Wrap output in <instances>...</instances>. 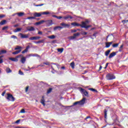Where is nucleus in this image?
I'll return each mask as SVG.
<instances>
[{
  "label": "nucleus",
  "instance_id": "79ce46f5",
  "mask_svg": "<svg viewBox=\"0 0 128 128\" xmlns=\"http://www.w3.org/2000/svg\"><path fill=\"white\" fill-rule=\"evenodd\" d=\"M42 14H46V15H48V14H50V12H42Z\"/></svg>",
  "mask_w": 128,
  "mask_h": 128
},
{
  "label": "nucleus",
  "instance_id": "13d9d810",
  "mask_svg": "<svg viewBox=\"0 0 128 128\" xmlns=\"http://www.w3.org/2000/svg\"><path fill=\"white\" fill-rule=\"evenodd\" d=\"M57 18L58 20H60V18H64V17L62 16H57Z\"/></svg>",
  "mask_w": 128,
  "mask_h": 128
},
{
  "label": "nucleus",
  "instance_id": "6e6552de",
  "mask_svg": "<svg viewBox=\"0 0 128 128\" xmlns=\"http://www.w3.org/2000/svg\"><path fill=\"white\" fill-rule=\"evenodd\" d=\"M19 34L21 36V38H28V35L24 34L22 33H20Z\"/></svg>",
  "mask_w": 128,
  "mask_h": 128
},
{
  "label": "nucleus",
  "instance_id": "6ab92c4d",
  "mask_svg": "<svg viewBox=\"0 0 128 128\" xmlns=\"http://www.w3.org/2000/svg\"><path fill=\"white\" fill-rule=\"evenodd\" d=\"M9 60L12 62H18V60L17 58H10Z\"/></svg>",
  "mask_w": 128,
  "mask_h": 128
},
{
  "label": "nucleus",
  "instance_id": "aec40b11",
  "mask_svg": "<svg viewBox=\"0 0 128 128\" xmlns=\"http://www.w3.org/2000/svg\"><path fill=\"white\" fill-rule=\"evenodd\" d=\"M86 26V22H82V24H80V26H81L82 28H84V26Z\"/></svg>",
  "mask_w": 128,
  "mask_h": 128
},
{
  "label": "nucleus",
  "instance_id": "49530a36",
  "mask_svg": "<svg viewBox=\"0 0 128 128\" xmlns=\"http://www.w3.org/2000/svg\"><path fill=\"white\" fill-rule=\"evenodd\" d=\"M44 6V4H36V5H35V6Z\"/></svg>",
  "mask_w": 128,
  "mask_h": 128
},
{
  "label": "nucleus",
  "instance_id": "f03ea898",
  "mask_svg": "<svg viewBox=\"0 0 128 128\" xmlns=\"http://www.w3.org/2000/svg\"><path fill=\"white\" fill-rule=\"evenodd\" d=\"M106 78L108 80H112L116 78V76L112 74H108L106 75Z\"/></svg>",
  "mask_w": 128,
  "mask_h": 128
},
{
  "label": "nucleus",
  "instance_id": "a18cd8bd",
  "mask_svg": "<svg viewBox=\"0 0 128 128\" xmlns=\"http://www.w3.org/2000/svg\"><path fill=\"white\" fill-rule=\"evenodd\" d=\"M122 48H124V44H122L120 46V49H119V52H122Z\"/></svg>",
  "mask_w": 128,
  "mask_h": 128
},
{
  "label": "nucleus",
  "instance_id": "bf43d9fd",
  "mask_svg": "<svg viewBox=\"0 0 128 128\" xmlns=\"http://www.w3.org/2000/svg\"><path fill=\"white\" fill-rule=\"evenodd\" d=\"M78 30H71V32L74 33V32H76Z\"/></svg>",
  "mask_w": 128,
  "mask_h": 128
},
{
  "label": "nucleus",
  "instance_id": "a19ab883",
  "mask_svg": "<svg viewBox=\"0 0 128 128\" xmlns=\"http://www.w3.org/2000/svg\"><path fill=\"white\" fill-rule=\"evenodd\" d=\"M28 20H36L35 16H30L28 18Z\"/></svg>",
  "mask_w": 128,
  "mask_h": 128
},
{
  "label": "nucleus",
  "instance_id": "b1692460",
  "mask_svg": "<svg viewBox=\"0 0 128 128\" xmlns=\"http://www.w3.org/2000/svg\"><path fill=\"white\" fill-rule=\"evenodd\" d=\"M44 40H42L39 41L34 42V44H44Z\"/></svg>",
  "mask_w": 128,
  "mask_h": 128
},
{
  "label": "nucleus",
  "instance_id": "5fc2aeb1",
  "mask_svg": "<svg viewBox=\"0 0 128 128\" xmlns=\"http://www.w3.org/2000/svg\"><path fill=\"white\" fill-rule=\"evenodd\" d=\"M6 90H4L2 94V96H4V94H6Z\"/></svg>",
  "mask_w": 128,
  "mask_h": 128
},
{
  "label": "nucleus",
  "instance_id": "c9c22d12",
  "mask_svg": "<svg viewBox=\"0 0 128 128\" xmlns=\"http://www.w3.org/2000/svg\"><path fill=\"white\" fill-rule=\"evenodd\" d=\"M22 30V28H17L16 30H14V32H20Z\"/></svg>",
  "mask_w": 128,
  "mask_h": 128
},
{
  "label": "nucleus",
  "instance_id": "9b49d317",
  "mask_svg": "<svg viewBox=\"0 0 128 128\" xmlns=\"http://www.w3.org/2000/svg\"><path fill=\"white\" fill-rule=\"evenodd\" d=\"M40 36H32L29 39L30 40H40Z\"/></svg>",
  "mask_w": 128,
  "mask_h": 128
},
{
  "label": "nucleus",
  "instance_id": "9d476101",
  "mask_svg": "<svg viewBox=\"0 0 128 128\" xmlns=\"http://www.w3.org/2000/svg\"><path fill=\"white\" fill-rule=\"evenodd\" d=\"M116 55V52H112V53L110 54L108 56V58L110 59L112 58H114L115 56Z\"/></svg>",
  "mask_w": 128,
  "mask_h": 128
},
{
  "label": "nucleus",
  "instance_id": "7c9ffc66",
  "mask_svg": "<svg viewBox=\"0 0 128 128\" xmlns=\"http://www.w3.org/2000/svg\"><path fill=\"white\" fill-rule=\"evenodd\" d=\"M70 66L71 68H72V70H74V62H71L70 64Z\"/></svg>",
  "mask_w": 128,
  "mask_h": 128
},
{
  "label": "nucleus",
  "instance_id": "f3484780",
  "mask_svg": "<svg viewBox=\"0 0 128 128\" xmlns=\"http://www.w3.org/2000/svg\"><path fill=\"white\" fill-rule=\"evenodd\" d=\"M44 20H42L38 22H36L35 24L36 26H40V24H44Z\"/></svg>",
  "mask_w": 128,
  "mask_h": 128
},
{
  "label": "nucleus",
  "instance_id": "4c0bfd02",
  "mask_svg": "<svg viewBox=\"0 0 128 128\" xmlns=\"http://www.w3.org/2000/svg\"><path fill=\"white\" fill-rule=\"evenodd\" d=\"M2 58H4V56H0V64L4 62V59Z\"/></svg>",
  "mask_w": 128,
  "mask_h": 128
},
{
  "label": "nucleus",
  "instance_id": "f8f14e48",
  "mask_svg": "<svg viewBox=\"0 0 128 128\" xmlns=\"http://www.w3.org/2000/svg\"><path fill=\"white\" fill-rule=\"evenodd\" d=\"M71 26H80V24L76 22H74L71 23Z\"/></svg>",
  "mask_w": 128,
  "mask_h": 128
},
{
  "label": "nucleus",
  "instance_id": "c03bdc74",
  "mask_svg": "<svg viewBox=\"0 0 128 128\" xmlns=\"http://www.w3.org/2000/svg\"><path fill=\"white\" fill-rule=\"evenodd\" d=\"M68 38L69 40H74L76 38L75 37H74V36H70Z\"/></svg>",
  "mask_w": 128,
  "mask_h": 128
},
{
  "label": "nucleus",
  "instance_id": "ddd939ff",
  "mask_svg": "<svg viewBox=\"0 0 128 128\" xmlns=\"http://www.w3.org/2000/svg\"><path fill=\"white\" fill-rule=\"evenodd\" d=\"M30 46H28L26 47V48L23 51H22V54H26V52H28V48H30Z\"/></svg>",
  "mask_w": 128,
  "mask_h": 128
},
{
  "label": "nucleus",
  "instance_id": "2eb2a0df",
  "mask_svg": "<svg viewBox=\"0 0 128 128\" xmlns=\"http://www.w3.org/2000/svg\"><path fill=\"white\" fill-rule=\"evenodd\" d=\"M26 57H22L21 58V60H20V62H22V64H24V62H26Z\"/></svg>",
  "mask_w": 128,
  "mask_h": 128
},
{
  "label": "nucleus",
  "instance_id": "6e6d98bb",
  "mask_svg": "<svg viewBox=\"0 0 128 128\" xmlns=\"http://www.w3.org/2000/svg\"><path fill=\"white\" fill-rule=\"evenodd\" d=\"M43 64H46V66H50V62H44Z\"/></svg>",
  "mask_w": 128,
  "mask_h": 128
},
{
  "label": "nucleus",
  "instance_id": "1a4fd4ad",
  "mask_svg": "<svg viewBox=\"0 0 128 128\" xmlns=\"http://www.w3.org/2000/svg\"><path fill=\"white\" fill-rule=\"evenodd\" d=\"M63 18L64 20H68L69 18L70 20H72L74 18L72 16H70V15H67L66 16H64Z\"/></svg>",
  "mask_w": 128,
  "mask_h": 128
},
{
  "label": "nucleus",
  "instance_id": "603ef678",
  "mask_svg": "<svg viewBox=\"0 0 128 128\" xmlns=\"http://www.w3.org/2000/svg\"><path fill=\"white\" fill-rule=\"evenodd\" d=\"M6 16L4 14H0V18H4Z\"/></svg>",
  "mask_w": 128,
  "mask_h": 128
},
{
  "label": "nucleus",
  "instance_id": "0eeeda50",
  "mask_svg": "<svg viewBox=\"0 0 128 128\" xmlns=\"http://www.w3.org/2000/svg\"><path fill=\"white\" fill-rule=\"evenodd\" d=\"M26 30L28 32H34L35 30L34 26H28L26 28Z\"/></svg>",
  "mask_w": 128,
  "mask_h": 128
},
{
  "label": "nucleus",
  "instance_id": "e2e57ef3",
  "mask_svg": "<svg viewBox=\"0 0 128 128\" xmlns=\"http://www.w3.org/2000/svg\"><path fill=\"white\" fill-rule=\"evenodd\" d=\"M85 22L86 24H88L90 22V21H88V20H86L85 22Z\"/></svg>",
  "mask_w": 128,
  "mask_h": 128
},
{
  "label": "nucleus",
  "instance_id": "7ed1b4c3",
  "mask_svg": "<svg viewBox=\"0 0 128 128\" xmlns=\"http://www.w3.org/2000/svg\"><path fill=\"white\" fill-rule=\"evenodd\" d=\"M80 90L81 94H84L85 96L88 98V92H86V90H84V88H80Z\"/></svg>",
  "mask_w": 128,
  "mask_h": 128
},
{
  "label": "nucleus",
  "instance_id": "de8ad7c7",
  "mask_svg": "<svg viewBox=\"0 0 128 128\" xmlns=\"http://www.w3.org/2000/svg\"><path fill=\"white\" fill-rule=\"evenodd\" d=\"M30 56H38V54H30Z\"/></svg>",
  "mask_w": 128,
  "mask_h": 128
},
{
  "label": "nucleus",
  "instance_id": "cd10ccee",
  "mask_svg": "<svg viewBox=\"0 0 128 128\" xmlns=\"http://www.w3.org/2000/svg\"><path fill=\"white\" fill-rule=\"evenodd\" d=\"M104 118H108V110H106V109H104Z\"/></svg>",
  "mask_w": 128,
  "mask_h": 128
},
{
  "label": "nucleus",
  "instance_id": "473e14b6",
  "mask_svg": "<svg viewBox=\"0 0 128 128\" xmlns=\"http://www.w3.org/2000/svg\"><path fill=\"white\" fill-rule=\"evenodd\" d=\"M22 46H16V48H14V50H22Z\"/></svg>",
  "mask_w": 128,
  "mask_h": 128
},
{
  "label": "nucleus",
  "instance_id": "4468645a",
  "mask_svg": "<svg viewBox=\"0 0 128 128\" xmlns=\"http://www.w3.org/2000/svg\"><path fill=\"white\" fill-rule=\"evenodd\" d=\"M42 15V12L41 13L36 12L34 14V16H35V18H40V16H41Z\"/></svg>",
  "mask_w": 128,
  "mask_h": 128
},
{
  "label": "nucleus",
  "instance_id": "69168bd1",
  "mask_svg": "<svg viewBox=\"0 0 128 128\" xmlns=\"http://www.w3.org/2000/svg\"><path fill=\"white\" fill-rule=\"evenodd\" d=\"M52 42V44H56V40H54Z\"/></svg>",
  "mask_w": 128,
  "mask_h": 128
},
{
  "label": "nucleus",
  "instance_id": "2f4dec72",
  "mask_svg": "<svg viewBox=\"0 0 128 128\" xmlns=\"http://www.w3.org/2000/svg\"><path fill=\"white\" fill-rule=\"evenodd\" d=\"M80 32H77V33H75L73 34V36L74 38H76V36H80Z\"/></svg>",
  "mask_w": 128,
  "mask_h": 128
},
{
  "label": "nucleus",
  "instance_id": "393cba45",
  "mask_svg": "<svg viewBox=\"0 0 128 128\" xmlns=\"http://www.w3.org/2000/svg\"><path fill=\"white\" fill-rule=\"evenodd\" d=\"M59 28H60V30H62V28L60 26H56L54 28V30H58Z\"/></svg>",
  "mask_w": 128,
  "mask_h": 128
},
{
  "label": "nucleus",
  "instance_id": "8fccbe9b",
  "mask_svg": "<svg viewBox=\"0 0 128 128\" xmlns=\"http://www.w3.org/2000/svg\"><path fill=\"white\" fill-rule=\"evenodd\" d=\"M18 74H20V76H24V73H23L22 72V70H19Z\"/></svg>",
  "mask_w": 128,
  "mask_h": 128
},
{
  "label": "nucleus",
  "instance_id": "e433bc0d",
  "mask_svg": "<svg viewBox=\"0 0 128 128\" xmlns=\"http://www.w3.org/2000/svg\"><path fill=\"white\" fill-rule=\"evenodd\" d=\"M88 90H91L92 92H98V90H96L93 88H89Z\"/></svg>",
  "mask_w": 128,
  "mask_h": 128
},
{
  "label": "nucleus",
  "instance_id": "72a5a7b5",
  "mask_svg": "<svg viewBox=\"0 0 128 128\" xmlns=\"http://www.w3.org/2000/svg\"><path fill=\"white\" fill-rule=\"evenodd\" d=\"M57 50L58 52L62 54L64 52V48H58L57 49Z\"/></svg>",
  "mask_w": 128,
  "mask_h": 128
},
{
  "label": "nucleus",
  "instance_id": "39448f33",
  "mask_svg": "<svg viewBox=\"0 0 128 128\" xmlns=\"http://www.w3.org/2000/svg\"><path fill=\"white\" fill-rule=\"evenodd\" d=\"M44 22L46 23V26H52V24H54L52 20H44Z\"/></svg>",
  "mask_w": 128,
  "mask_h": 128
},
{
  "label": "nucleus",
  "instance_id": "f704fd0d",
  "mask_svg": "<svg viewBox=\"0 0 128 128\" xmlns=\"http://www.w3.org/2000/svg\"><path fill=\"white\" fill-rule=\"evenodd\" d=\"M48 38H50V40H54V38H56V36L54 35L48 36Z\"/></svg>",
  "mask_w": 128,
  "mask_h": 128
},
{
  "label": "nucleus",
  "instance_id": "58836bf2",
  "mask_svg": "<svg viewBox=\"0 0 128 128\" xmlns=\"http://www.w3.org/2000/svg\"><path fill=\"white\" fill-rule=\"evenodd\" d=\"M118 44H120L118 43L113 44L112 45V48H118Z\"/></svg>",
  "mask_w": 128,
  "mask_h": 128
},
{
  "label": "nucleus",
  "instance_id": "864d4df0",
  "mask_svg": "<svg viewBox=\"0 0 128 128\" xmlns=\"http://www.w3.org/2000/svg\"><path fill=\"white\" fill-rule=\"evenodd\" d=\"M29 86H27L25 89V92H28V88H29Z\"/></svg>",
  "mask_w": 128,
  "mask_h": 128
},
{
  "label": "nucleus",
  "instance_id": "c85d7f7f",
  "mask_svg": "<svg viewBox=\"0 0 128 128\" xmlns=\"http://www.w3.org/2000/svg\"><path fill=\"white\" fill-rule=\"evenodd\" d=\"M6 72L7 74H10V72H12V70H10V68H6Z\"/></svg>",
  "mask_w": 128,
  "mask_h": 128
},
{
  "label": "nucleus",
  "instance_id": "423d86ee",
  "mask_svg": "<svg viewBox=\"0 0 128 128\" xmlns=\"http://www.w3.org/2000/svg\"><path fill=\"white\" fill-rule=\"evenodd\" d=\"M60 26H62V28H70V25L68 24H66L64 22H62L60 24Z\"/></svg>",
  "mask_w": 128,
  "mask_h": 128
},
{
  "label": "nucleus",
  "instance_id": "bb28decb",
  "mask_svg": "<svg viewBox=\"0 0 128 128\" xmlns=\"http://www.w3.org/2000/svg\"><path fill=\"white\" fill-rule=\"evenodd\" d=\"M4 54H6V50H0V55Z\"/></svg>",
  "mask_w": 128,
  "mask_h": 128
},
{
  "label": "nucleus",
  "instance_id": "338daca9",
  "mask_svg": "<svg viewBox=\"0 0 128 128\" xmlns=\"http://www.w3.org/2000/svg\"><path fill=\"white\" fill-rule=\"evenodd\" d=\"M38 34H40V35L42 34V31H39L38 32Z\"/></svg>",
  "mask_w": 128,
  "mask_h": 128
},
{
  "label": "nucleus",
  "instance_id": "052dcab7",
  "mask_svg": "<svg viewBox=\"0 0 128 128\" xmlns=\"http://www.w3.org/2000/svg\"><path fill=\"white\" fill-rule=\"evenodd\" d=\"M96 34H98V32H95L92 34V36H94V38H96Z\"/></svg>",
  "mask_w": 128,
  "mask_h": 128
},
{
  "label": "nucleus",
  "instance_id": "3c124183",
  "mask_svg": "<svg viewBox=\"0 0 128 128\" xmlns=\"http://www.w3.org/2000/svg\"><path fill=\"white\" fill-rule=\"evenodd\" d=\"M24 57V56H22V54H20V55H18V56H16V58H23Z\"/></svg>",
  "mask_w": 128,
  "mask_h": 128
},
{
  "label": "nucleus",
  "instance_id": "0e129e2a",
  "mask_svg": "<svg viewBox=\"0 0 128 128\" xmlns=\"http://www.w3.org/2000/svg\"><path fill=\"white\" fill-rule=\"evenodd\" d=\"M20 122V120H18L15 122V124H18Z\"/></svg>",
  "mask_w": 128,
  "mask_h": 128
},
{
  "label": "nucleus",
  "instance_id": "4d7b16f0",
  "mask_svg": "<svg viewBox=\"0 0 128 128\" xmlns=\"http://www.w3.org/2000/svg\"><path fill=\"white\" fill-rule=\"evenodd\" d=\"M11 38H18V37H16V36L13 35V36H11Z\"/></svg>",
  "mask_w": 128,
  "mask_h": 128
},
{
  "label": "nucleus",
  "instance_id": "a878e982",
  "mask_svg": "<svg viewBox=\"0 0 128 128\" xmlns=\"http://www.w3.org/2000/svg\"><path fill=\"white\" fill-rule=\"evenodd\" d=\"M110 52V50H108L105 52V56H108Z\"/></svg>",
  "mask_w": 128,
  "mask_h": 128
},
{
  "label": "nucleus",
  "instance_id": "dca6fc26",
  "mask_svg": "<svg viewBox=\"0 0 128 128\" xmlns=\"http://www.w3.org/2000/svg\"><path fill=\"white\" fill-rule=\"evenodd\" d=\"M112 42H106V48H108L110 46V44H112Z\"/></svg>",
  "mask_w": 128,
  "mask_h": 128
},
{
  "label": "nucleus",
  "instance_id": "f257e3e1",
  "mask_svg": "<svg viewBox=\"0 0 128 128\" xmlns=\"http://www.w3.org/2000/svg\"><path fill=\"white\" fill-rule=\"evenodd\" d=\"M86 104V98H84L81 100L76 102L73 104L71 106H68L67 108H72V106H76V104H78L79 106H83Z\"/></svg>",
  "mask_w": 128,
  "mask_h": 128
},
{
  "label": "nucleus",
  "instance_id": "09e8293b",
  "mask_svg": "<svg viewBox=\"0 0 128 128\" xmlns=\"http://www.w3.org/2000/svg\"><path fill=\"white\" fill-rule=\"evenodd\" d=\"M82 36H86L88 34V33L86 32H82Z\"/></svg>",
  "mask_w": 128,
  "mask_h": 128
},
{
  "label": "nucleus",
  "instance_id": "412c9836",
  "mask_svg": "<svg viewBox=\"0 0 128 128\" xmlns=\"http://www.w3.org/2000/svg\"><path fill=\"white\" fill-rule=\"evenodd\" d=\"M6 24V20H2L0 22V26H4Z\"/></svg>",
  "mask_w": 128,
  "mask_h": 128
},
{
  "label": "nucleus",
  "instance_id": "4be33fe9",
  "mask_svg": "<svg viewBox=\"0 0 128 128\" xmlns=\"http://www.w3.org/2000/svg\"><path fill=\"white\" fill-rule=\"evenodd\" d=\"M17 16H24V12H17Z\"/></svg>",
  "mask_w": 128,
  "mask_h": 128
},
{
  "label": "nucleus",
  "instance_id": "a211bd4d",
  "mask_svg": "<svg viewBox=\"0 0 128 128\" xmlns=\"http://www.w3.org/2000/svg\"><path fill=\"white\" fill-rule=\"evenodd\" d=\"M45 100H44V96H42V98L41 99L40 102L42 104H43V106H46V104L44 103Z\"/></svg>",
  "mask_w": 128,
  "mask_h": 128
},
{
  "label": "nucleus",
  "instance_id": "5701e85b",
  "mask_svg": "<svg viewBox=\"0 0 128 128\" xmlns=\"http://www.w3.org/2000/svg\"><path fill=\"white\" fill-rule=\"evenodd\" d=\"M20 52H22V50H20L17 51L12 52V54H20Z\"/></svg>",
  "mask_w": 128,
  "mask_h": 128
},
{
  "label": "nucleus",
  "instance_id": "37998d69",
  "mask_svg": "<svg viewBox=\"0 0 128 128\" xmlns=\"http://www.w3.org/2000/svg\"><path fill=\"white\" fill-rule=\"evenodd\" d=\"M20 112L21 114H24L26 112V110H24V109H22L20 111Z\"/></svg>",
  "mask_w": 128,
  "mask_h": 128
},
{
  "label": "nucleus",
  "instance_id": "c756f323",
  "mask_svg": "<svg viewBox=\"0 0 128 128\" xmlns=\"http://www.w3.org/2000/svg\"><path fill=\"white\" fill-rule=\"evenodd\" d=\"M52 91V88H49L48 90H47L46 94H50Z\"/></svg>",
  "mask_w": 128,
  "mask_h": 128
},
{
  "label": "nucleus",
  "instance_id": "ea45409f",
  "mask_svg": "<svg viewBox=\"0 0 128 128\" xmlns=\"http://www.w3.org/2000/svg\"><path fill=\"white\" fill-rule=\"evenodd\" d=\"M8 28V26H5L2 28V30H6Z\"/></svg>",
  "mask_w": 128,
  "mask_h": 128
},
{
  "label": "nucleus",
  "instance_id": "20e7f679",
  "mask_svg": "<svg viewBox=\"0 0 128 128\" xmlns=\"http://www.w3.org/2000/svg\"><path fill=\"white\" fill-rule=\"evenodd\" d=\"M7 100H10V102H14V100H16L14 98V97L12 96V94H7Z\"/></svg>",
  "mask_w": 128,
  "mask_h": 128
},
{
  "label": "nucleus",
  "instance_id": "774afa93",
  "mask_svg": "<svg viewBox=\"0 0 128 128\" xmlns=\"http://www.w3.org/2000/svg\"><path fill=\"white\" fill-rule=\"evenodd\" d=\"M14 128H26L24 127H20V126H16Z\"/></svg>",
  "mask_w": 128,
  "mask_h": 128
},
{
  "label": "nucleus",
  "instance_id": "680f3d73",
  "mask_svg": "<svg viewBox=\"0 0 128 128\" xmlns=\"http://www.w3.org/2000/svg\"><path fill=\"white\" fill-rule=\"evenodd\" d=\"M128 22V20H122V22H124V24H126Z\"/></svg>",
  "mask_w": 128,
  "mask_h": 128
}]
</instances>
